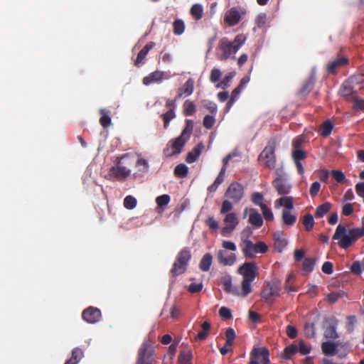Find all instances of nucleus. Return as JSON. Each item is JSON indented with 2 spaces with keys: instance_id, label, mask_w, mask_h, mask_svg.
Here are the masks:
<instances>
[{
  "instance_id": "obj_21",
  "label": "nucleus",
  "mask_w": 364,
  "mask_h": 364,
  "mask_svg": "<svg viewBox=\"0 0 364 364\" xmlns=\"http://www.w3.org/2000/svg\"><path fill=\"white\" fill-rule=\"evenodd\" d=\"M281 206L284 208L283 210H289V211H291L294 208L293 198L291 196H283L277 199L274 202V207L279 208Z\"/></svg>"
},
{
  "instance_id": "obj_1",
  "label": "nucleus",
  "mask_w": 364,
  "mask_h": 364,
  "mask_svg": "<svg viewBox=\"0 0 364 364\" xmlns=\"http://www.w3.org/2000/svg\"><path fill=\"white\" fill-rule=\"evenodd\" d=\"M246 36L238 34L235 37L233 41L228 38L223 37L220 39L216 48L217 58L220 60H226L229 58H235V54L246 41Z\"/></svg>"
},
{
  "instance_id": "obj_33",
  "label": "nucleus",
  "mask_w": 364,
  "mask_h": 364,
  "mask_svg": "<svg viewBox=\"0 0 364 364\" xmlns=\"http://www.w3.org/2000/svg\"><path fill=\"white\" fill-rule=\"evenodd\" d=\"M190 13L196 21L201 19L203 15V6L200 4H193L191 8Z\"/></svg>"
},
{
  "instance_id": "obj_49",
  "label": "nucleus",
  "mask_w": 364,
  "mask_h": 364,
  "mask_svg": "<svg viewBox=\"0 0 364 364\" xmlns=\"http://www.w3.org/2000/svg\"><path fill=\"white\" fill-rule=\"evenodd\" d=\"M345 295V292L343 291H333L328 294L327 299L331 304H334L340 298H342Z\"/></svg>"
},
{
  "instance_id": "obj_3",
  "label": "nucleus",
  "mask_w": 364,
  "mask_h": 364,
  "mask_svg": "<svg viewBox=\"0 0 364 364\" xmlns=\"http://www.w3.org/2000/svg\"><path fill=\"white\" fill-rule=\"evenodd\" d=\"M282 290L281 282L278 279L272 280L266 284L261 292V297L267 304H272L274 298L280 296Z\"/></svg>"
},
{
  "instance_id": "obj_64",
  "label": "nucleus",
  "mask_w": 364,
  "mask_h": 364,
  "mask_svg": "<svg viewBox=\"0 0 364 364\" xmlns=\"http://www.w3.org/2000/svg\"><path fill=\"white\" fill-rule=\"evenodd\" d=\"M304 333L309 338H313L315 335V329L314 323H308L305 325Z\"/></svg>"
},
{
  "instance_id": "obj_40",
  "label": "nucleus",
  "mask_w": 364,
  "mask_h": 364,
  "mask_svg": "<svg viewBox=\"0 0 364 364\" xmlns=\"http://www.w3.org/2000/svg\"><path fill=\"white\" fill-rule=\"evenodd\" d=\"M336 322H333L329 326H328L325 331L324 336L327 338L336 339L338 337V333L336 330Z\"/></svg>"
},
{
  "instance_id": "obj_22",
  "label": "nucleus",
  "mask_w": 364,
  "mask_h": 364,
  "mask_svg": "<svg viewBox=\"0 0 364 364\" xmlns=\"http://www.w3.org/2000/svg\"><path fill=\"white\" fill-rule=\"evenodd\" d=\"M194 90V80L192 78H189L181 87L178 89L177 98H181L183 95L189 96L191 95Z\"/></svg>"
},
{
  "instance_id": "obj_12",
  "label": "nucleus",
  "mask_w": 364,
  "mask_h": 364,
  "mask_svg": "<svg viewBox=\"0 0 364 364\" xmlns=\"http://www.w3.org/2000/svg\"><path fill=\"white\" fill-rule=\"evenodd\" d=\"M120 159L118 160L117 166H112L108 172L109 179L117 181L125 180L131 173V171L124 166H119Z\"/></svg>"
},
{
  "instance_id": "obj_19",
  "label": "nucleus",
  "mask_w": 364,
  "mask_h": 364,
  "mask_svg": "<svg viewBox=\"0 0 364 364\" xmlns=\"http://www.w3.org/2000/svg\"><path fill=\"white\" fill-rule=\"evenodd\" d=\"M217 257L218 262L223 265H232L236 260V255L234 253L228 254L225 250H220L218 252Z\"/></svg>"
},
{
  "instance_id": "obj_31",
  "label": "nucleus",
  "mask_w": 364,
  "mask_h": 364,
  "mask_svg": "<svg viewBox=\"0 0 364 364\" xmlns=\"http://www.w3.org/2000/svg\"><path fill=\"white\" fill-rule=\"evenodd\" d=\"M332 208V204L329 202H326L316 208L315 212L316 218H323L327 213L330 211Z\"/></svg>"
},
{
  "instance_id": "obj_61",
  "label": "nucleus",
  "mask_w": 364,
  "mask_h": 364,
  "mask_svg": "<svg viewBox=\"0 0 364 364\" xmlns=\"http://www.w3.org/2000/svg\"><path fill=\"white\" fill-rule=\"evenodd\" d=\"M215 122V119L213 116L205 115L203 118V124L206 129H210L213 127Z\"/></svg>"
},
{
  "instance_id": "obj_6",
  "label": "nucleus",
  "mask_w": 364,
  "mask_h": 364,
  "mask_svg": "<svg viewBox=\"0 0 364 364\" xmlns=\"http://www.w3.org/2000/svg\"><path fill=\"white\" fill-rule=\"evenodd\" d=\"M268 250L267 245L264 242H258L253 244L250 240H245L244 241V247L242 248V252L245 257L252 258L255 254L261 253L264 254Z\"/></svg>"
},
{
  "instance_id": "obj_14",
  "label": "nucleus",
  "mask_w": 364,
  "mask_h": 364,
  "mask_svg": "<svg viewBox=\"0 0 364 364\" xmlns=\"http://www.w3.org/2000/svg\"><path fill=\"white\" fill-rule=\"evenodd\" d=\"M166 107L168 109L167 112L161 115L164 121V127L167 129L170 122L176 117L175 109L176 107V99L166 100Z\"/></svg>"
},
{
  "instance_id": "obj_53",
  "label": "nucleus",
  "mask_w": 364,
  "mask_h": 364,
  "mask_svg": "<svg viewBox=\"0 0 364 364\" xmlns=\"http://www.w3.org/2000/svg\"><path fill=\"white\" fill-rule=\"evenodd\" d=\"M82 357H83L82 350L80 348H75L72 350V355H71V358H70V360H71L72 361H76V364H77L80 362V360L82 359Z\"/></svg>"
},
{
  "instance_id": "obj_50",
  "label": "nucleus",
  "mask_w": 364,
  "mask_h": 364,
  "mask_svg": "<svg viewBox=\"0 0 364 364\" xmlns=\"http://www.w3.org/2000/svg\"><path fill=\"white\" fill-rule=\"evenodd\" d=\"M136 199L132 196H127L124 199V206L129 210L134 209L136 205Z\"/></svg>"
},
{
  "instance_id": "obj_43",
  "label": "nucleus",
  "mask_w": 364,
  "mask_h": 364,
  "mask_svg": "<svg viewBox=\"0 0 364 364\" xmlns=\"http://www.w3.org/2000/svg\"><path fill=\"white\" fill-rule=\"evenodd\" d=\"M183 112L186 116H191L196 112V105L193 102L186 100L183 103Z\"/></svg>"
},
{
  "instance_id": "obj_57",
  "label": "nucleus",
  "mask_w": 364,
  "mask_h": 364,
  "mask_svg": "<svg viewBox=\"0 0 364 364\" xmlns=\"http://www.w3.org/2000/svg\"><path fill=\"white\" fill-rule=\"evenodd\" d=\"M362 262L355 261L350 267V272L355 275H360L362 273Z\"/></svg>"
},
{
  "instance_id": "obj_23",
  "label": "nucleus",
  "mask_w": 364,
  "mask_h": 364,
  "mask_svg": "<svg viewBox=\"0 0 364 364\" xmlns=\"http://www.w3.org/2000/svg\"><path fill=\"white\" fill-rule=\"evenodd\" d=\"M154 46L155 43L154 42H149L145 45V46L139 51L137 55L136 59L134 62V65L136 66H139L140 64L144 63V60L145 59L149 51L152 49Z\"/></svg>"
},
{
  "instance_id": "obj_36",
  "label": "nucleus",
  "mask_w": 364,
  "mask_h": 364,
  "mask_svg": "<svg viewBox=\"0 0 364 364\" xmlns=\"http://www.w3.org/2000/svg\"><path fill=\"white\" fill-rule=\"evenodd\" d=\"M192 358V352L191 349H186L181 351L178 355L179 364H191V360Z\"/></svg>"
},
{
  "instance_id": "obj_7",
  "label": "nucleus",
  "mask_w": 364,
  "mask_h": 364,
  "mask_svg": "<svg viewBox=\"0 0 364 364\" xmlns=\"http://www.w3.org/2000/svg\"><path fill=\"white\" fill-rule=\"evenodd\" d=\"M154 350L147 341L144 342L138 350V356L136 364H154Z\"/></svg>"
},
{
  "instance_id": "obj_29",
  "label": "nucleus",
  "mask_w": 364,
  "mask_h": 364,
  "mask_svg": "<svg viewBox=\"0 0 364 364\" xmlns=\"http://www.w3.org/2000/svg\"><path fill=\"white\" fill-rule=\"evenodd\" d=\"M323 353L326 355H334L337 353V346L334 343L326 341L321 345Z\"/></svg>"
},
{
  "instance_id": "obj_47",
  "label": "nucleus",
  "mask_w": 364,
  "mask_h": 364,
  "mask_svg": "<svg viewBox=\"0 0 364 364\" xmlns=\"http://www.w3.org/2000/svg\"><path fill=\"white\" fill-rule=\"evenodd\" d=\"M234 77V73H230L227 75L222 81L218 82L216 85L217 88L226 89L230 86V82Z\"/></svg>"
},
{
  "instance_id": "obj_32",
  "label": "nucleus",
  "mask_w": 364,
  "mask_h": 364,
  "mask_svg": "<svg viewBox=\"0 0 364 364\" xmlns=\"http://www.w3.org/2000/svg\"><path fill=\"white\" fill-rule=\"evenodd\" d=\"M274 247L281 252L287 245V240L281 233H276L274 235Z\"/></svg>"
},
{
  "instance_id": "obj_18",
  "label": "nucleus",
  "mask_w": 364,
  "mask_h": 364,
  "mask_svg": "<svg viewBox=\"0 0 364 364\" xmlns=\"http://www.w3.org/2000/svg\"><path fill=\"white\" fill-rule=\"evenodd\" d=\"M348 62V60L343 56H339L336 59L330 61L326 67L328 74H335L338 69L345 66Z\"/></svg>"
},
{
  "instance_id": "obj_10",
  "label": "nucleus",
  "mask_w": 364,
  "mask_h": 364,
  "mask_svg": "<svg viewBox=\"0 0 364 364\" xmlns=\"http://www.w3.org/2000/svg\"><path fill=\"white\" fill-rule=\"evenodd\" d=\"M243 196L244 188L237 182L231 183L225 193V196L234 203H238Z\"/></svg>"
},
{
  "instance_id": "obj_15",
  "label": "nucleus",
  "mask_w": 364,
  "mask_h": 364,
  "mask_svg": "<svg viewBox=\"0 0 364 364\" xmlns=\"http://www.w3.org/2000/svg\"><path fill=\"white\" fill-rule=\"evenodd\" d=\"M169 77L170 75L167 72L155 70L144 77L142 82L144 85L147 86L152 83H161L164 80H167Z\"/></svg>"
},
{
  "instance_id": "obj_37",
  "label": "nucleus",
  "mask_w": 364,
  "mask_h": 364,
  "mask_svg": "<svg viewBox=\"0 0 364 364\" xmlns=\"http://www.w3.org/2000/svg\"><path fill=\"white\" fill-rule=\"evenodd\" d=\"M187 269L186 265H183V263H178L177 260H175L173 267L171 269V273L173 277H177L186 272Z\"/></svg>"
},
{
  "instance_id": "obj_24",
  "label": "nucleus",
  "mask_w": 364,
  "mask_h": 364,
  "mask_svg": "<svg viewBox=\"0 0 364 364\" xmlns=\"http://www.w3.org/2000/svg\"><path fill=\"white\" fill-rule=\"evenodd\" d=\"M358 89V88L355 87V86H353L352 84H350L349 81L347 80L342 85L340 93L343 97L348 98L353 94L356 93Z\"/></svg>"
},
{
  "instance_id": "obj_41",
  "label": "nucleus",
  "mask_w": 364,
  "mask_h": 364,
  "mask_svg": "<svg viewBox=\"0 0 364 364\" xmlns=\"http://www.w3.org/2000/svg\"><path fill=\"white\" fill-rule=\"evenodd\" d=\"M188 172V167L184 164L177 165L174 168V174L178 178H184Z\"/></svg>"
},
{
  "instance_id": "obj_26",
  "label": "nucleus",
  "mask_w": 364,
  "mask_h": 364,
  "mask_svg": "<svg viewBox=\"0 0 364 364\" xmlns=\"http://www.w3.org/2000/svg\"><path fill=\"white\" fill-rule=\"evenodd\" d=\"M252 212L249 216V223L257 228H259L263 225V219L262 215L257 213L255 209H252Z\"/></svg>"
},
{
  "instance_id": "obj_59",
  "label": "nucleus",
  "mask_w": 364,
  "mask_h": 364,
  "mask_svg": "<svg viewBox=\"0 0 364 364\" xmlns=\"http://www.w3.org/2000/svg\"><path fill=\"white\" fill-rule=\"evenodd\" d=\"M222 73L218 68L212 69L210 75V81L211 82H217L221 77Z\"/></svg>"
},
{
  "instance_id": "obj_13",
  "label": "nucleus",
  "mask_w": 364,
  "mask_h": 364,
  "mask_svg": "<svg viewBox=\"0 0 364 364\" xmlns=\"http://www.w3.org/2000/svg\"><path fill=\"white\" fill-rule=\"evenodd\" d=\"M257 267L254 262H245L240 266L237 272L241 274L245 279L255 280L257 276Z\"/></svg>"
},
{
  "instance_id": "obj_63",
  "label": "nucleus",
  "mask_w": 364,
  "mask_h": 364,
  "mask_svg": "<svg viewBox=\"0 0 364 364\" xmlns=\"http://www.w3.org/2000/svg\"><path fill=\"white\" fill-rule=\"evenodd\" d=\"M186 126L182 131L181 134L190 138L193 131V121L191 119H186Z\"/></svg>"
},
{
  "instance_id": "obj_56",
  "label": "nucleus",
  "mask_w": 364,
  "mask_h": 364,
  "mask_svg": "<svg viewBox=\"0 0 364 364\" xmlns=\"http://www.w3.org/2000/svg\"><path fill=\"white\" fill-rule=\"evenodd\" d=\"M315 261L311 258H306L303 262V270L306 272L313 271Z\"/></svg>"
},
{
  "instance_id": "obj_25",
  "label": "nucleus",
  "mask_w": 364,
  "mask_h": 364,
  "mask_svg": "<svg viewBox=\"0 0 364 364\" xmlns=\"http://www.w3.org/2000/svg\"><path fill=\"white\" fill-rule=\"evenodd\" d=\"M191 258V251L188 247L183 248L178 254L176 260L178 263H183V265L188 266V264Z\"/></svg>"
},
{
  "instance_id": "obj_60",
  "label": "nucleus",
  "mask_w": 364,
  "mask_h": 364,
  "mask_svg": "<svg viewBox=\"0 0 364 364\" xmlns=\"http://www.w3.org/2000/svg\"><path fill=\"white\" fill-rule=\"evenodd\" d=\"M263 200L264 196L262 193L257 192L254 193L252 195V203L255 205H259L260 208H262V205H265L264 203H263Z\"/></svg>"
},
{
  "instance_id": "obj_48",
  "label": "nucleus",
  "mask_w": 364,
  "mask_h": 364,
  "mask_svg": "<svg viewBox=\"0 0 364 364\" xmlns=\"http://www.w3.org/2000/svg\"><path fill=\"white\" fill-rule=\"evenodd\" d=\"M235 332L233 328H228L225 331V346H231L235 338Z\"/></svg>"
},
{
  "instance_id": "obj_35",
  "label": "nucleus",
  "mask_w": 364,
  "mask_h": 364,
  "mask_svg": "<svg viewBox=\"0 0 364 364\" xmlns=\"http://www.w3.org/2000/svg\"><path fill=\"white\" fill-rule=\"evenodd\" d=\"M213 262V256L210 253H206L201 259L199 267L203 272L209 270Z\"/></svg>"
},
{
  "instance_id": "obj_45",
  "label": "nucleus",
  "mask_w": 364,
  "mask_h": 364,
  "mask_svg": "<svg viewBox=\"0 0 364 364\" xmlns=\"http://www.w3.org/2000/svg\"><path fill=\"white\" fill-rule=\"evenodd\" d=\"M348 80L350 84L357 87L358 85L364 84V75L362 73L355 74L351 76Z\"/></svg>"
},
{
  "instance_id": "obj_52",
  "label": "nucleus",
  "mask_w": 364,
  "mask_h": 364,
  "mask_svg": "<svg viewBox=\"0 0 364 364\" xmlns=\"http://www.w3.org/2000/svg\"><path fill=\"white\" fill-rule=\"evenodd\" d=\"M171 198L167 194H164L161 196H158L156 198V203L159 208H163L164 206H166L170 202Z\"/></svg>"
},
{
  "instance_id": "obj_4",
  "label": "nucleus",
  "mask_w": 364,
  "mask_h": 364,
  "mask_svg": "<svg viewBox=\"0 0 364 364\" xmlns=\"http://www.w3.org/2000/svg\"><path fill=\"white\" fill-rule=\"evenodd\" d=\"M275 147L276 143L274 140L269 141L259 156V160L270 169L274 168L276 166Z\"/></svg>"
},
{
  "instance_id": "obj_44",
  "label": "nucleus",
  "mask_w": 364,
  "mask_h": 364,
  "mask_svg": "<svg viewBox=\"0 0 364 364\" xmlns=\"http://www.w3.org/2000/svg\"><path fill=\"white\" fill-rule=\"evenodd\" d=\"M298 352V346L296 344H291L288 346H287L284 348V353H283V357L285 359H290L291 356L294 354H296Z\"/></svg>"
},
{
  "instance_id": "obj_30",
  "label": "nucleus",
  "mask_w": 364,
  "mask_h": 364,
  "mask_svg": "<svg viewBox=\"0 0 364 364\" xmlns=\"http://www.w3.org/2000/svg\"><path fill=\"white\" fill-rule=\"evenodd\" d=\"M225 171L226 170H225V168H221L218 176H217L213 183L208 186V191L209 192H215L218 188V186L224 181Z\"/></svg>"
},
{
  "instance_id": "obj_34",
  "label": "nucleus",
  "mask_w": 364,
  "mask_h": 364,
  "mask_svg": "<svg viewBox=\"0 0 364 364\" xmlns=\"http://www.w3.org/2000/svg\"><path fill=\"white\" fill-rule=\"evenodd\" d=\"M202 330L195 337L196 341L205 340L208 334L210 329V323L208 321H205L201 325Z\"/></svg>"
},
{
  "instance_id": "obj_17",
  "label": "nucleus",
  "mask_w": 364,
  "mask_h": 364,
  "mask_svg": "<svg viewBox=\"0 0 364 364\" xmlns=\"http://www.w3.org/2000/svg\"><path fill=\"white\" fill-rule=\"evenodd\" d=\"M101 311L99 309L93 306H89L82 313V318L87 323H95L100 321L101 318Z\"/></svg>"
},
{
  "instance_id": "obj_27",
  "label": "nucleus",
  "mask_w": 364,
  "mask_h": 364,
  "mask_svg": "<svg viewBox=\"0 0 364 364\" xmlns=\"http://www.w3.org/2000/svg\"><path fill=\"white\" fill-rule=\"evenodd\" d=\"M333 129V124L330 120H326L323 122L318 129L319 134L323 137H327L331 134Z\"/></svg>"
},
{
  "instance_id": "obj_8",
  "label": "nucleus",
  "mask_w": 364,
  "mask_h": 364,
  "mask_svg": "<svg viewBox=\"0 0 364 364\" xmlns=\"http://www.w3.org/2000/svg\"><path fill=\"white\" fill-rule=\"evenodd\" d=\"M246 14L245 9H238L232 7L225 14L224 21L230 26L237 25L242 19V17Z\"/></svg>"
},
{
  "instance_id": "obj_5",
  "label": "nucleus",
  "mask_w": 364,
  "mask_h": 364,
  "mask_svg": "<svg viewBox=\"0 0 364 364\" xmlns=\"http://www.w3.org/2000/svg\"><path fill=\"white\" fill-rule=\"evenodd\" d=\"M188 139L187 136L181 134L176 139L169 141L164 150L166 156L171 157L173 155L179 154Z\"/></svg>"
},
{
  "instance_id": "obj_20",
  "label": "nucleus",
  "mask_w": 364,
  "mask_h": 364,
  "mask_svg": "<svg viewBox=\"0 0 364 364\" xmlns=\"http://www.w3.org/2000/svg\"><path fill=\"white\" fill-rule=\"evenodd\" d=\"M315 82V76L311 75L308 79L305 80L301 88L299 90L298 95L302 97H305L313 90Z\"/></svg>"
},
{
  "instance_id": "obj_2",
  "label": "nucleus",
  "mask_w": 364,
  "mask_h": 364,
  "mask_svg": "<svg viewBox=\"0 0 364 364\" xmlns=\"http://www.w3.org/2000/svg\"><path fill=\"white\" fill-rule=\"evenodd\" d=\"M363 236V232L358 228L348 230L344 225L340 224L336 229L333 240L338 241L341 248L347 249Z\"/></svg>"
},
{
  "instance_id": "obj_38",
  "label": "nucleus",
  "mask_w": 364,
  "mask_h": 364,
  "mask_svg": "<svg viewBox=\"0 0 364 364\" xmlns=\"http://www.w3.org/2000/svg\"><path fill=\"white\" fill-rule=\"evenodd\" d=\"M109 112H110L106 109L100 110L101 117L100 118V123L104 128H107L111 124V117L109 115Z\"/></svg>"
},
{
  "instance_id": "obj_58",
  "label": "nucleus",
  "mask_w": 364,
  "mask_h": 364,
  "mask_svg": "<svg viewBox=\"0 0 364 364\" xmlns=\"http://www.w3.org/2000/svg\"><path fill=\"white\" fill-rule=\"evenodd\" d=\"M331 174L338 183H344L346 180L345 174L340 170H333Z\"/></svg>"
},
{
  "instance_id": "obj_39",
  "label": "nucleus",
  "mask_w": 364,
  "mask_h": 364,
  "mask_svg": "<svg viewBox=\"0 0 364 364\" xmlns=\"http://www.w3.org/2000/svg\"><path fill=\"white\" fill-rule=\"evenodd\" d=\"M254 280L242 279V284H241V286H242L241 295H242V296L246 297L249 294H250L252 292V289L251 283Z\"/></svg>"
},
{
  "instance_id": "obj_62",
  "label": "nucleus",
  "mask_w": 364,
  "mask_h": 364,
  "mask_svg": "<svg viewBox=\"0 0 364 364\" xmlns=\"http://www.w3.org/2000/svg\"><path fill=\"white\" fill-rule=\"evenodd\" d=\"M205 223L211 231H216L218 229V223L213 217H208L205 220Z\"/></svg>"
},
{
  "instance_id": "obj_28",
  "label": "nucleus",
  "mask_w": 364,
  "mask_h": 364,
  "mask_svg": "<svg viewBox=\"0 0 364 364\" xmlns=\"http://www.w3.org/2000/svg\"><path fill=\"white\" fill-rule=\"evenodd\" d=\"M282 218L283 224L287 226H292L296 221V216L289 210H282Z\"/></svg>"
},
{
  "instance_id": "obj_51",
  "label": "nucleus",
  "mask_w": 364,
  "mask_h": 364,
  "mask_svg": "<svg viewBox=\"0 0 364 364\" xmlns=\"http://www.w3.org/2000/svg\"><path fill=\"white\" fill-rule=\"evenodd\" d=\"M260 208L262 212L263 217L267 221L274 220V214L272 210L269 208H268L267 205H262V208Z\"/></svg>"
},
{
  "instance_id": "obj_42",
  "label": "nucleus",
  "mask_w": 364,
  "mask_h": 364,
  "mask_svg": "<svg viewBox=\"0 0 364 364\" xmlns=\"http://www.w3.org/2000/svg\"><path fill=\"white\" fill-rule=\"evenodd\" d=\"M173 33L175 35L179 36L181 35L185 30V24L183 21L181 19H176L173 23Z\"/></svg>"
},
{
  "instance_id": "obj_16",
  "label": "nucleus",
  "mask_w": 364,
  "mask_h": 364,
  "mask_svg": "<svg viewBox=\"0 0 364 364\" xmlns=\"http://www.w3.org/2000/svg\"><path fill=\"white\" fill-rule=\"evenodd\" d=\"M224 223L225 225L223 228L221 234L227 236L235 229L239 223L236 214L234 213H228L224 218Z\"/></svg>"
},
{
  "instance_id": "obj_11",
  "label": "nucleus",
  "mask_w": 364,
  "mask_h": 364,
  "mask_svg": "<svg viewBox=\"0 0 364 364\" xmlns=\"http://www.w3.org/2000/svg\"><path fill=\"white\" fill-rule=\"evenodd\" d=\"M272 186L279 195H287L289 193L291 185L289 183L287 177L279 174L273 181Z\"/></svg>"
},
{
  "instance_id": "obj_55",
  "label": "nucleus",
  "mask_w": 364,
  "mask_h": 364,
  "mask_svg": "<svg viewBox=\"0 0 364 364\" xmlns=\"http://www.w3.org/2000/svg\"><path fill=\"white\" fill-rule=\"evenodd\" d=\"M224 290L226 292L232 293L233 294H239L236 287H232L230 279H225L223 283Z\"/></svg>"
},
{
  "instance_id": "obj_9",
  "label": "nucleus",
  "mask_w": 364,
  "mask_h": 364,
  "mask_svg": "<svg viewBox=\"0 0 364 364\" xmlns=\"http://www.w3.org/2000/svg\"><path fill=\"white\" fill-rule=\"evenodd\" d=\"M250 361L249 364H259L260 360L262 364H269V353L267 348H254L250 353Z\"/></svg>"
},
{
  "instance_id": "obj_54",
  "label": "nucleus",
  "mask_w": 364,
  "mask_h": 364,
  "mask_svg": "<svg viewBox=\"0 0 364 364\" xmlns=\"http://www.w3.org/2000/svg\"><path fill=\"white\" fill-rule=\"evenodd\" d=\"M291 156L294 161H301L306 158V153L303 149L292 150Z\"/></svg>"
},
{
  "instance_id": "obj_46",
  "label": "nucleus",
  "mask_w": 364,
  "mask_h": 364,
  "mask_svg": "<svg viewBox=\"0 0 364 364\" xmlns=\"http://www.w3.org/2000/svg\"><path fill=\"white\" fill-rule=\"evenodd\" d=\"M302 223L305 227V229L307 231H310L311 230L313 229L314 225V220L313 215L309 213L305 215L304 216Z\"/></svg>"
}]
</instances>
